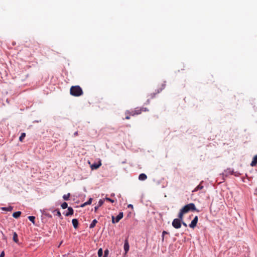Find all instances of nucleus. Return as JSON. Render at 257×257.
<instances>
[{"label": "nucleus", "mask_w": 257, "mask_h": 257, "mask_svg": "<svg viewBox=\"0 0 257 257\" xmlns=\"http://www.w3.org/2000/svg\"><path fill=\"white\" fill-rule=\"evenodd\" d=\"M195 211L197 212H199V210L196 209L195 205L193 203H190L184 206H183L179 211V213L178 215V217H184V215L188 213L189 211Z\"/></svg>", "instance_id": "obj_1"}, {"label": "nucleus", "mask_w": 257, "mask_h": 257, "mask_svg": "<svg viewBox=\"0 0 257 257\" xmlns=\"http://www.w3.org/2000/svg\"><path fill=\"white\" fill-rule=\"evenodd\" d=\"M83 90L78 85L72 86L70 89V93L71 95L78 97L83 94Z\"/></svg>", "instance_id": "obj_2"}, {"label": "nucleus", "mask_w": 257, "mask_h": 257, "mask_svg": "<svg viewBox=\"0 0 257 257\" xmlns=\"http://www.w3.org/2000/svg\"><path fill=\"white\" fill-rule=\"evenodd\" d=\"M149 110L146 107H136L135 110L132 111H127L126 114L132 116L141 114L143 111H147Z\"/></svg>", "instance_id": "obj_3"}, {"label": "nucleus", "mask_w": 257, "mask_h": 257, "mask_svg": "<svg viewBox=\"0 0 257 257\" xmlns=\"http://www.w3.org/2000/svg\"><path fill=\"white\" fill-rule=\"evenodd\" d=\"M183 217L180 218V217H178V218L174 219L172 221V226L176 229H179L181 227V222L183 221Z\"/></svg>", "instance_id": "obj_4"}, {"label": "nucleus", "mask_w": 257, "mask_h": 257, "mask_svg": "<svg viewBox=\"0 0 257 257\" xmlns=\"http://www.w3.org/2000/svg\"><path fill=\"white\" fill-rule=\"evenodd\" d=\"M166 87V84L165 82H164L161 84L160 87L158 88V89L156 90V92L155 93H151L150 94V98H153L155 97L156 95L157 94H158L160 93Z\"/></svg>", "instance_id": "obj_5"}, {"label": "nucleus", "mask_w": 257, "mask_h": 257, "mask_svg": "<svg viewBox=\"0 0 257 257\" xmlns=\"http://www.w3.org/2000/svg\"><path fill=\"white\" fill-rule=\"evenodd\" d=\"M123 212H119L115 218L113 216H112V222L113 223H117L123 217Z\"/></svg>", "instance_id": "obj_6"}, {"label": "nucleus", "mask_w": 257, "mask_h": 257, "mask_svg": "<svg viewBox=\"0 0 257 257\" xmlns=\"http://www.w3.org/2000/svg\"><path fill=\"white\" fill-rule=\"evenodd\" d=\"M198 218L197 216H196L194 219L192 220L191 223L189 224V227L192 228H195L196 227L197 223L198 222Z\"/></svg>", "instance_id": "obj_7"}, {"label": "nucleus", "mask_w": 257, "mask_h": 257, "mask_svg": "<svg viewBox=\"0 0 257 257\" xmlns=\"http://www.w3.org/2000/svg\"><path fill=\"white\" fill-rule=\"evenodd\" d=\"M123 248L125 251V254H126L128 252L130 249V245L127 239H126L124 241Z\"/></svg>", "instance_id": "obj_8"}, {"label": "nucleus", "mask_w": 257, "mask_h": 257, "mask_svg": "<svg viewBox=\"0 0 257 257\" xmlns=\"http://www.w3.org/2000/svg\"><path fill=\"white\" fill-rule=\"evenodd\" d=\"M68 212L65 214L66 216H69L70 215H72L74 213V210L73 208L71 207H68Z\"/></svg>", "instance_id": "obj_9"}, {"label": "nucleus", "mask_w": 257, "mask_h": 257, "mask_svg": "<svg viewBox=\"0 0 257 257\" xmlns=\"http://www.w3.org/2000/svg\"><path fill=\"white\" fill-rule=\"evenodd\" d=\"M101 165V163L100 161H99L98 164L94 163L91 166V168L92 170L97 169Z\"/></svg>", "instance_id": "obj_10"}, {"label": "nucleus", "mask_w": 257, "mask_h": 257, "mask_svg": "<svg viewBox=\"0 0 257 257\" xmlns=\"http://www.w3.org/2000/svg\"><path fill=\"white\" fill-rule=\"evenodd\" d=\"M147 176L144 173L141 174L139 176V179L141 181H144L147 179Z\"/></svg>", "instance_id": "obj_11"}, {"label": "nucleus", "mask_w": 257, "mask_h": 257, "mask_svg": "<svg viewBox=\"0 0 257 257\" xmlns=\"http://www.w3.org/2000/svg\"><path fill=\"white\" fill-rule=\"evenodd\" d=\"M72 222L73 225V227L76 229L78 226V221L77 219H73L72 220Z\"/></svg>", "instance_id": "obj_12"}, {"label": "nucleus", "mask_w": 257, "mask_h": 257, "mask_svg": "<svg viewBox=\"0 0 257 257\" xmlns=\"http://www.w3.org/2000/svg\"><path fill=\"white\" fill-rule=\"evenodd\" d=\"M257 164V155L255 156L250 164V165L252 167L255 166Z\"/></svg>", "instance_id": "obj_13"}, {"label": "nucleus", "mask_w": 257, "mask_h": 257, "mask_svg": "<svg viewBox=\"0 0 257 257\" xmlns=\"http://www.w3.org/2000/svg\"><path fill=\"white\" fill-rule=\"evenodd\" d=\"M21 214V211H17V212L13 213V216L15 218H18V217H19L20 216Z\"/></svg>", "instance_id": "obj_14"}, {"label": "nucleus", "mask_w": 257, "mask_h": 257, "mask_svg": "<svg viewBox=\"0 0 257 257\" xmlns=\"http://www.w3.org/2000/svg\"><path fill=\"white\" fill-rule=\"evenodd\" d=\"M13 239V240L15 242H16V243L18 242V241H19L18 237V235L16 232H14Z\"/></svg>", "instance_id": "obj_15"}, {"label": "nucleus", "mask_w": 257, "mask_h": 257, "mask_svg": "<svg viewBox=\"0 0 257 257\" xmlns=\"http://www.w3.org/2000/svg\"><path fill=\"white\" fill-rule=\"evenodd\" d=\"M92 201V198H90L87 202H85L84 204H83L81 205V207H84V206H85L86 205H90V204H91Z\"/></svg>", "instance_id": "obj_16"}, {"label": "nucleus", "mask_w": 257, "mask_h": 257, "mask_svg": "<svg viewBox=\"0 0 257 257\" xmlns=\"http://www.w3.org/2000/svg\"><path fill=\"white\" fill-rule=\"evenodd\" d=\"M97 220L96 219H94L92 222L91 223V224H90V226H89V227L90 228H92L93 227H94V226L96 225V224L97 223Z\"/></svg>", "instance_id": "obj_17"}, {"label": "nucleus", "mask_w": 257, "mask_h": 257, "mask_svg": "<svg viewBox=\"0 0 257 257\" xmlns=\"http://www.w3.org/2000/svg\"><path fill=\"white\" fill-rule=\"evenodd\" d=\"M203 186L201 185V184L198 185L193 191V192H196L198 191V190H201L203 189Z\"/></svg>", "instance_id": "obj_18"}, {"label": "nucleus", "mask_w": 257, "mask_h": 257, "mask_svg": "<svg viewBox=\"0 0 257 257\" xmlns=\"http://www.w3.org/2000/svg\"><path fill=\"white\" fill-rule=\"evenodd\" d=\"M54 212H56V215L59 217H60L61 219H62V215H61V213L60 212V211L58 210V209H55V210H54L53 211Z\"/></svg>", "instance_id": "obj_19"}, {"label": "nucleus", "mask_w": 257, "mask_h": 257, "mask_svg": "<svg viewBox=\"0 0 257 257\" xmlns=\"http://www.w3.org/2000/svg\"><path fill=\"white\" fill-rule=\"evenodd\" d=\"M2 209L7 211H11L13 210V207L9 206V207H3L2 208Z\"/></svg>", "instance_id": "obj_20"}, {"label": "nucleus", "mask_w": 257, "mask_h": 257, "mask_svg": "<svg viewBox=\"0 0 257 257\" xmlns=\"http://www.w3.org/2000/svg\"><path fill=\"white\" fill-rule=\"evenodd\" d=\"M70 196V194L69 193L67 194H64L63 196V198L65 200H68L69 199V197Z\"/></svg>", "instance_id": "obj_21"}, {"label": "nucleus", "mask_w": 257, "mask_h": 257, "mask_svg": "<svg viewBox=\"0 0 257 257\" xmlns=\"http://www.w3.org/2000/svg\"><path fill=\"white\" fill-rule=\"evenodd\" d=\"M26 137V134L25 133H23L21 134V136L19 137V141L20 142H23L24 139Z\"/></svg>", "instance_id": "obj_22"}, {"label": "nucleus", "mask_w": 257, "mask_h": 257, "mask_svg": "<svg viewBox=\"0 0 257 257\" xmlns=\"http://www.w3.org/2000/svg\"><path fill=\"white\" fill-rule=\"evenodd\" d=\"M28 219L33 223L35 224V217L33 216H28Z\"/></svg>", "instance_id": "obj_23"}, {"label": "nucleus", "mask_w": 257, "mask_h": 257, "mask_svg": "<svg viewBox=\"0 0 257 257\" xmlns=\"http://www.w3.org/2000/svg\"><path fill=\"white\" fill-rule=\"evenodd\" d=\"M103 254V250L102 248H99L98 251V256L101 257Z\"/></svg>", "instance_id": "obj_24"}, {"label": "nucleus", "mask_w": 257, "mask_h": 257, "mask_svg": "<svg viewBox=\"0 0 257 257\" xmlns=\"http://www.w3.org/2000/svg\"><path fill=\"white\" fill-rule=\"evenodd\" d=\"M61 207L63 209H65L68 207V204L66 202H64L61 204Z\"/></svg>", "instance_id": "obj_25"}, {"label": "nucleus", "mask_w": 257, "mask_h": 257, "mask_svg": "<svg viewBox=\"0 0 257 257\" xmlns=\"http://www.w3.org/2000/svg\"><path fill=\"white\" fill-rule=\"evenodd\" d=\"M168 234V232L166 231H163V232H162V241H164V235L165 234Z\"/></svg>", "instance_id": "obj_26"}, {"label": "nucleus", "mask_w": 257, "mask_h": 257, "mask_svg": "<svg viewBox=\"0 0 257 257\" xmlns=\"http://www.w3.org/2000/svg\"><path fill=\"white\" fill-rule=\"evenodd\" d=\"M103 203H104V201L102 200H101V199L99 200V201L98 202V206H101L103 204Z\"/></svg>", "instance_id": "obj_27"}, {"label": "nucleus", "mask_w": 257, "mask_h": 257, "mask_svg": "<svg viewBox=\"0 0 257 257\" xmlns=\"http://www.w3.org/2000/svg\"><path fill=\"white\" fill-rule=\"evenodd\" d=\"M109 251L108 249H106L104 251V255L103 257H106L107 254H108Z\"/></svg>", "instance_id": "obj_28"}, {"label": "nucleus", "mask_w": 257, "mask_h": 257, "mask_svg": "<svg viewBox=\"0 0 257 257\" xmlns=\"http://www.w3.org/2000/svg\"><path fill=\"white\" fill-rule=\"evenodd\" d=\"M105 200H107V201H109L112 203L114 202V200L109 198H107V197H106L105 198Z\"/></svg>", "instance_id": "obj_29"}, {"label": "nucleus", "mask_w": 257, "mask_h": 257, "mask_svg": "<svg viewBox=\"0 0 257 257\" xmlns=\"http://www.w3.org/2000/svg\"><path fill=\"white\" fill-rule=\"evenodd\" d=\"M4 256H5V252L4 251H3L0 254V257H4Z\"/></svg>", "instance_id": "obj_30"}, {"label": "nucleus", "mask_w": 257, "mask_h": 257, "mask_svg": "<svg viewBox=\"0 0 257 257\" xmlns=\"http://www.w3.org/2000/svg\"><path fill=\"white\" fill-rule=\"evenodd\" d=\"M127 115L125 116V119H130V115L128 114H126Z\"/></svg>", "instance_id": "obj_31"}, {"label": "nucleus", "mask_w": 257, "mask_h": 257, "mask_svg": "<svg viewBox=\"0 0 257 257\" xmlns=\"http://www.w3.org/2000/svg\"><path fill=\"white\" fill-rule=\"evenodd\" d=\"M181 222L182 223V224H183L184 226L187 227V224H186L185 222H183V221H182Z\"/></svg>", "instance_id": "obj_32"}, {"label": "nucleus", "mask_w": 257, "mask_h": 257, "mask_svg": "<svg viewBox=\"0 0 257 257\" xmlns=\"http://www.w3.org/2000/svg\"><path fill=\"white\" fill-rule=\"evenodd\" d=\"M78 135V132H76L74 133V136L75 137V136H77Z\"/></svg>", "instance_id": "obj_33"}, {"label": "nucleus", "mask_w": 257, "mask_h": 257, "mask_svg": "<svg viewBox=\"0 0 257 257\" xmlns=\"http://www.w3.org/2000/svg\"><path fill=\"white\" fill-rule=\"evenodd\" d=\"M99 207V206L95 207L94 209H95V211L97 210V209Z\"/></svg>", "instance_id": "obj_34"}, {"label": "nucleus", "mask_w": 257, "mask_h": 257, "mask_svg": "<svg viewBox=\"0 0 257 257\" xmlns=\"http://www.w3.org/2000/svg\"><path fill=\"white\" fill-rule=\"evenodd\" d=\"M128 208H130V207H132V208H133V205H132V204H129V205H128Z\"/></svg>", "instance_id": "obj_35"}]
</instances>
